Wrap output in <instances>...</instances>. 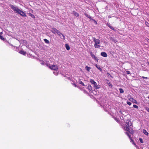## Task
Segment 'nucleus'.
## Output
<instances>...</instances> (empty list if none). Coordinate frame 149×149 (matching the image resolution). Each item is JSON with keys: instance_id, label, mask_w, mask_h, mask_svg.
Listing matches in <instances>:
<instances>
[{"instance_id": "nucleus-1", "label": "nucleus", "mask_w": 149, "mask_h": 149, "mask_svg": "<svg viewBox=\"0 0 149 149\" xmlns=\"http://www.w3.org/2000/svg\"><path fill=\"white\" fill-rule=\"evenodd\" d=\"M132 123L130 120H127L126 122V125L123 127L124 130L132 134H134V130L132 127Z\"/></svg>"}, {"instance_id": "nucleus-2", "label": "nucleus", "mask_w": 149, "mask_h": 149, "mask_svg": "<svg viewBox=\"0 0 149 149\" xmlns=\"http://www.w3.org/2000/svg\"><path fill=\"white\" fill-rule=\"evenodd\" d=\"M11 8L16 13L19 14L21 15L24 16L26 17V14L24 12L21 10L19 8L17 7L14 6L12 5H10Z\"/></svg>"}, {"instance_id": "nucleus-3", "label": "nucleus", "mask_w": 149, "mask_h": 149, "mask_svg": "<svg viewBox=\"0 0 149 149\" xmlns=\"http://www.w3.org/2000/svg\"><path fill=\"white\" fill-rule=\"evenodd\" d=\"M48 66L50 69L52 70H57L58 69V66L54 65H52L51 66L49 64L48 65Z\"/></svg>"}, {"instance_id": "nucleus-4", "label": "nucleus", "mask_w": 149, "mask_h": 149, "mask_svg": "<svg viewBox=\"0 0 149 149\" xmlns=\"http://www.w3.org/2000/svg\"><path fill=\"white\" fill-rule=\"evenodd\" d=\"M100 43V41L99 39H97V40L95 42L94 47L96 48H99L100 46L99 45Z\"/></svg>"}, {"instance_id": "nucleus-5", "label": "nucleus", "mask_w": 149, "mask_h": 149, "mask_svg": "<svg viewBox=\"0 0 149 149\" xmlns=\"http://www.w3.org/2000/svg\"><path fill=\"white\" fill-rule=\"evenodd\" d=\"M51 31L53 33L55 34H57V35H58L60 33V31L56 28H52Z\"/></svg>"}, {"instance_id": "nucleus-6", "label": "nucleus", "mask_w": 149, "mask_h": 149, "mask_svg": "<svg viewBox=\"0 0 149 149\" xmlns=\"http://www.w3.org/2000/svg\"><path fill=\"white\" fill-rule=\"evenodd\" d=\"M90 82L92 84H93V86L95 88V89H97L98 88L97 87V83L94 81L92 79H91L90 80Z\"/></svg>"}, {"instance_id": "nucleus-7", "label": "nucleus", "mask_w": 149, "mask_h": 149, "mask_svg": "<svg viewBox=\"0 0 149 149\" xmlns=\"http://www.w3.org/2000/svg\"><path fill=\"white\" fill-rule=\"evenodd\" d=\"M91 56V57L94 58V59L97 61V62L98 61V59L97 57H96L93 54V52H90Z\"/></svg>"}, {"instance_id": "nucleus-8", "label": "nucleus", "mask_w": 149, "mask_h": 149, "mask_svg": "<svg viewBox=\"0 0 149 149\" xmlns=\"http://www.w3.org/2000/svg\"><path fill=\"white\" fill-rule=\"evenodd\" d=\"M58 36H59L60 38L62 39H63V40H65V36L61 33L60 32V33L58 35Z\"/></svg>"}, {"instance_id": "nucleus-9", "label": "nucleus", "mask_w": 149, "mask_h": 149, "mask_svg": "<svg viewBox=\"0 0 149 149\" xmlns=\"http://www.w3.org/2000/svg\"><path fill=\"white\" fill-rule=\"evenodd\" d=\"M101 55L102 56L105 57H106L107 56V53L106 52H102L101 53Z\"/></svg>"}, {"instance_id": "nucleus-10", "label": "nucleus", "mask_w": 149, "mask_h": 149, "mask_svg": "<svg viewBox=\"0 0 149 149\" xmlns=\"http://www.w3.org/2000/svg\"><path fill=\"white\" fill-rule=\"evenodd\" d=\"M125 134H126L127 135L130 139L131 140V141H133V140L132 139V137L131 136V135L129 134V133L127 132H125Z\"/></svg>"}, {"instance_id": "nucleus-11", "label": "nucleus", "mask_w": 149, "mask_h": 149, "mask_svg": "<svg viewBox=\"0 0 149 149\" xmlns=\"http://www.w3.org/2000/svg\"><path fill=\"white\" fill-rule=\"evenodd\" d=\"M130 100L133 102L134 103L137 104V102L135 100L133 99V98H131L130 99Z\"/></svg>"}, {"instance_id": "nucleus-12", "label": "nucleus", "mask_w": 149, "mask_h": 149, "mask_svg": "<svg viewBox=\"0 0 149 149\" xmlns=\"http://www.w3.org/2000/svg\"><path fill=\"white\" fill-rule=\"evenodd\" d=\"M95 65L96 67L99 69L100 71H102V68L100 67V66L99 65H98L97 64H95Z\"/></svg>"}, {"instance_id": "nucleus-13", "label": "nucleus", "mask_w": 149, "mask_h": 149, "mask_svg": "<svg viewBox=\"0 0 149 149\" xmlns=\"http://www.w3.org/2000/svg\"><path fill=\"white\" fill-rule=\"evenodd\" d=\"M19 53H20V54H22L24 55H25L26 54V52L24 51V50H21L19 52Z\"/></svg>"}, {"instance_id": "nucleus-14", "label": "nucleus", "mask_w": 149, "mask_h": 149, "mask_svg": "<svg viewBox=\"0 0 149 149\" xmlns=\"http://www.w3.org/2000/svg\"><path fill=\"white\" fill-rule=\"evenodd\" d=\"M73 14L76 17H78L79 16V14L78 13L76 12V11H74L73 12Z\"/></svg>"}, {"instance_id": "nucleus-15", "label": "nucleus", "mask_w": 149, "mask_h": 149, "mask_svg": "<svg viewBox=\"0 0 149 149\" xmlns=\"http://www.w3.org/2000/svg\"><path fill=\"white\" fill-rule=\"evenodd\" d=\"M107 26H108L110 29H111L112 30H115V29L112 26H111L110 24L108 23H107Z\"/></svg>"}, {"instance_id": "nucleus-16", "label": "nucleus", "mask_w": 149, "mask_h": 149, "mask_svg": "<svg viewBox=\"0 0 149 149\" xmlns=\"http://www.w3.org/2000/svg\"><path fill=\"white\" fill-rule=\"evenodd\" d=\"M84 15L86 16V17H88V18H89L91 20H93V19H92L90 15H88V14L85 13Z\"/></svg>"}, {"instance_id": "nucleus-17", "label": "nucleus", "mask_w": 149, "mask_h": 149, "mask_svg": "<svg viewBox=\"0 0 149 149\" xmlns=\"http://www.w3.org/2000/svg\"><path fill=\"white\" fill-rule=\"evenodd\" d=\"M65 47L67 50H69L70 49V47L68 44H65Z\"/></svg>"}, {"instance_id": "nucleus-18", "label": "nucleus", "mask_w": 149, "mask_h": 149, "mask_svg": "<svg viewBox=\"0 0 149 149\" xmlns=\"http://www.w3.org/2000/svg\"><path fill=\"white\" fill-rule=\"evenodd\" d=\"M143 133L146 135H148V133L147 132V131L145 129H143Z\"/></svg>"}, {"instance_id": "nucleus-19", "label": "nucleus", "mask_w": 149, "mask_h": 149, "mask_svg": "<svg viewBox=\"0 0 149 149\" xmlns=\"http://www.w3.org/2000/svg\"><path fill=\"white\" fill-rule=\"evenodd\" d=\"M85 69L87 71L89 72L90 71V70L91 68L90 67L86 66L85 67Z\"/></svg>"}, {"instance_id": "nucleus-20", "label": "nucleus", "mask_w": 149, "mask_h": 149, "mask_svg": "<svg viewBox=\"0 0 149 149\" xmlns=\"http://www.w3.org/2000/svg\"><path fill=\"white\" fill-rule=\"evenodd\" d=\"M120 92L121 93H124V91L122 88H120L119 89Z\"/></svg>"}, {"instance_id": "nucleus-21", "label": "nucleus", "mask_w": 149, "mask_h": 149, "mask_svg": "<svg viewBox=\"0 0 149 149\" xmlns=\"http://www.w3.org/2000/svg\"><path fill=\"white\" fill-rule=\"evenodd\" d=\"M44 42L46 43H49V40H47L46 39H44Z\"/></svg>"}, {"instance_id": "nucleus-22", "label": "nucleus", "mask_w": 149, "mask_h": 149, "mask_svg": "<svg viewBox=\"0 0 149 149\" xmlns=\"http://www.w3.org/2000/svg\"><path fill=\"white\" fill-rule=\"evenodd\" d=\"M107 83L108 85L109 86H110L111 87H112V85L111 84L110 82L108 80H107Z\"/></svg>"}, {"instance_id": "nucleus-23", "label": "nucleus", "mask_w": 149, "mask_h": 149, "mask_svg": "<svg viewBox=\"0 0 149 149\" xmlns=\"http://www.w3.org/2000/svg\"><path fill=\"white\" fill-rule=\"evenodd\" d=\"M28 14L31 17L33 18H35V17L32 14L29 13Z\"/></svg>"}, {"instance_id": "nucleus-24", "label": "nucleus", "mask_w": 149, "mask_h": 149, "mask_svg": "<svg viewBox=\"0 0 149 149\" xmlns=\"http://www.w3.org/2000/svg\"><path fill=\"white\" fill-rule=\"evenodd\" d=\"M133 107H134L136 108V109H138L139 108V107L135 104H134L133 105Z\"/></svg>"}, {"instance_id": "nucleus-25", "label": "nucleus", "mask_w": 149, "mask_h": 149, "mask_svg": "<svg viewBox=\"0 0 149 149\" xmlns=\"http://www.w3.org/2000/svg\"><path fill=\"white\" fill-rule=\"evenodd\" d=\"M79 83L81 84L82 86H85V85L84 84V83L81 81H80L79 82Z\"/></svg>"}, {"instance_id": "nucleus-26", "label": "nucleus", "mask_w": 149, "mask_h": 149, "mask_svg": "<svg viewBox=\"0 0 149 149\" xmlns=\"http://www.w3.org/2000/svg\"><path fill=\"white\" fill-rule=\"evenodd\" d=\"M0 39H1L2 40H4V38L3 36H1L0 35Z\"/></svg>"}, {"instance_id": "nucleus-27", "label": "nucleus", "mask_w": 149, "mask_h": 149, "mask_svg": "<svg viewBox=\"0 0 149 149\" xmlns=\"http://www.w3.org/2000/svg\"><path fill=\"white\" fill-rule=\"evenodd\" d=\"M127 103L129 105H131L132 104V103H131L130 102H129V101H127Z\"/></svg>"}, {"instance_id": "nucleus-28", "label": "nucleus", "mask_w": 149, "mask_h": 149, "mask_svg": "<svg viewBox=\"0 0 149 149\" xmlns=\"http://www.w3.org/2000/svg\"><path fill=\"white\" fill-rule=\"evenodd\" d=\"M126 73L128 74H131V72L130 71H126Z\"/></svg>"}, {"instance_id": "nucleus-29", "label": "nucleus", "mask_w": 149, "mask_h": 149, "mask_svg": "<svg viewBox=\"0 0 149 149\" xmlns=\"http://www.w3.org/2000/svg\"><path fill=\"white\" fill-rule=\"evenodd\" d=\"M139 141L141 143H143V140L141 138L139 139Z\"/></svg>"}, {"instance_id": "nucleus-30", "label": "nucleus", "mask_w": 149, "mask_h": 149, "mask_svg": "<svg viewBox=\"0 0 149 149\" xmlns=\"http://www.w3.org/2000/svg\"><path fill=\"white\" fill-rule=\"evenodd\" d=\"M93 39L94 42H95L96 41V40H97V39H96L95 37H93Z\"/></svg>"}, {"instance_id": "nucleus-31", "label": "nucleus", "mask_w": 149, "mask_h": 149, "mask_svg": "<svg viewBox=\"0 0 149 149\" xmlns=\"http://www.w3.org/2000/svg\"><path fill=\"white\" fill-rule=\"evenodd\" d=\"M145 24L147 26L149 27V23H148V22H146Z\"/></svg>"}, {"instance_id": "nucleus-32", "label": "nucleus", "mask_w": 149, "mask_h": 149, "mask_svg": "<svg viewBox=\"0 0 149 149\" xmlns=\"http://www.w3.org/2000/svg\"><path fill=\"white\" fill-rule=\"evenodd\" d=\"M145 109L148 112H149V108L148 107H146L145 108Z\"/></svg>"}, {"instance_id": "nucleus-33", "label": "nucleus", "mask_w": 149, "mask_h": 149, "mask_svg": "<svg viewBox=\"0 0 149 149\" xmlns=\"http://www.w3.org/2000/svg\"><path fill=\"white\" fill-rule=\"evenodd\" d=\"M72 84L74 85V86H75L76 87H78V86H77L76 84Z\"/></svg>"}, {"instance_id": "nucleus-34", "label": "nucleus", "mask_w": 149, "mask_h": 149, "mask_svg": "<svg viewBox=\"0 0 149 149\" xmlns=\"http://www.w3.org/2000/svg\"><path fill=\"white\" fill-rule=\"evenodd\" d=\"M88 88H89V89L90 90H92V88H91V86H88Z\"/></svg>"}, {"instance_id": "nucleus-35", "label": "nucleus", "mask_w": 149, "mask_h": 149, "mask_svg": "<svg viewBox=\"0 0 149 149\" xmlns=\"http://www.w3.org/2000/svg\"><path fill=\"white\" fill-rule=\"evenodd\" d=\"M142 77L143 79H148V78L147 77H144V76H143Z\"/></svg>"}, {"instance_id": "nucleus-36", "label": "nucleus", "mask_w": 149, "mask_h": 149, "mask_svg": "<svg viewBox=\"0 0 149 149\" xmlns=\"http://www.w3.org/2000/svg\"><path fill=\"white\" fill-rule=\"evenodd\" d=\"M131 142H132L134 145H136V144L134 143V142L133 140V141H131Z\"/></svg>"}, {"instance_id": "nucleus-37", "label": "nucleus", "mask_w": 149, "mask_h": 149, "mask_svg": "<svg viewBox=\"0 0 149 149\" xmlns=\"http://www.w3.org/2000/svg\"><path fill=\"white\" fill-rule=\"evenodd\" d=\"M92 20L94 21V22L95 23H96V24H97V22L95 20L93 19V20Z\"/></svg>"}, {"instance_id": "nucleus-38", "label": "nucleus", "mask_w": 149, "mask_h": 149, "mask_svg": "<svg viewBox=\"0 0 149 149\" xmlns=\"http://www.w3.org/2000/svg\"><path fill=\"white\" fill-rule=\"evenodd\" d=\"M145 39L148 42V40H149V39L147 38H145Z\"/></svg>"}, {"instance_id": "nucleus-39", "label": "nucleus", "mask_w": 149, "mask_h": 149, "mask_svg": "<svg viewBox=\"0 0 149 149\" xmlns=\"http://www.w3.org/2000/svg\"><path fill=\"white\" fill-rule=\"evenodd\" d=\"M113 42H114L115 43H116V42H117V41H116V40H113Z\"/></svg>"}, {"instance_id": "nucleus-40", "label": "nucleus", "mask_w": 149, "mask_h": 149, "mask_svg": "<svg viewBox=\"0 0 149 149\" xmlns=\"http://www.w3.org/2000/svg\"><path fill=\"white\" fill-rule=\"evenodd\" d=\"M111 17L110 15H109L108 16V18H111Z\"/></svg>"}, {"instance_id": "nucleus-41", "label": "nucleus", "mask_w": 149, "mask_h": 149, "mask_svg": "<svg viewBox=\"0 0 149 149\" xmlns=\"http://www.w3.org/2000/svg\"><path fill=\"white\" fill-rule=\"evenodd\" d=\"M45 63V62L44 61H43V62L42 63V64L43 65Z\"/></svg>"}, {"instance_id": "nucleus-42", "label": "nucleus", "mask_w": 149, "mask_h": 149, "mask_svg": "<svg viewBox=\"0 0 149 149\" xmlns=\"http://www.w3.org/2000/svg\"><path fill=\"white\" fill-rule=\"evenodd\" d=\"M107 74H108V75H110V74L109 73H107Z\"/></svg>"}, {"instance_id": "nucleus-43", "label": "nucleus", "mask_w": 149, "mask_h": 149, "mask_svg": "<svg viewBox=\"0 0 149 149\" xmlns=\"http://www.w3.org/2000/svg\"><path fill=\"white\" fill-rule=\"evenodd\" d=\"M147 63L148 64V65H149V62H147Z\"/></svg>"}, {"instance_id": "nucleus-44", "label": "nucleus", "mask_w": 149, "mask_h": 149, "mask_svg": "<svg viewBox=\"0 0 149 149\" xmlns=\"http://www.w3.org/2000/svg\"><path fill=\"white\" fill-rule=\"evenodd\" d=\"M148 42L149 43V40H148Z\"/></svg>"}, {"instance_id": "nucleus-45", "label": "nucleus", "mask_w": 149, "mask_h": 149, "mask_svg": "<svg viewBox=\"0 0 149 149\" xmlns=\"http://www.w3.org/2000/svg\"><path fill=\"white\" fill-rule=\"evenodd\" d=\"M148 98L149 99V96L148 97Z\"/></svg>"}]
</instances>
